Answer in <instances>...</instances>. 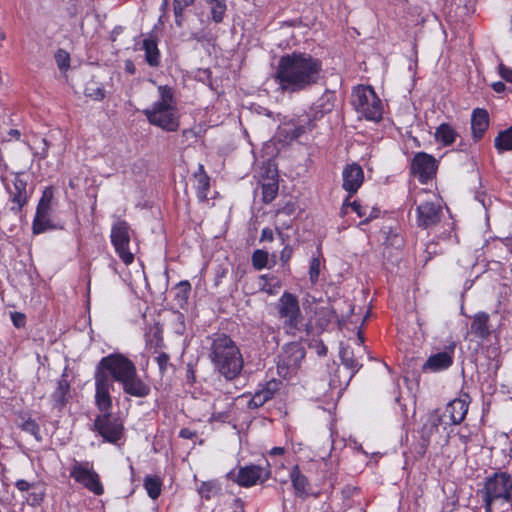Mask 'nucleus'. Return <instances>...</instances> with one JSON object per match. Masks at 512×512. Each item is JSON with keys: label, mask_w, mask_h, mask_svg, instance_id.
I'll return each mask as SVG.
<instances>
[{"label": "nucleus", "mask_w": 512, "mask_h": 512, "mask_svg": "<svg viewBox=\"0 0 512 512\" xmlns=\"http://www.w3.org/2000/svg\"><path fill=\"white\" fill-rule=\"evenodd\" d=\"M95 403L100 411L112 407L110 395L116 381L122 385L124 393L138 398L149 395L150 387L138 375L135 364L120 353L103 357L95 370Z\"/></svg>", "instance_id": "f257e3e1"}, {"label": "nucleus", "mask_w": 512, "mask_h": 512, "mask_svg": "<svg viewBox=\"0 0 512 512\" xmlns=\"http://www.w3.org/2000/svg\"><path fill=\"white\" fill-rule=\"evenodd\" d=\"M322 63L308 53L283 55L277 65L274 80L283 93H298L318 83Z\"/></svg>", "instance_id": "f03ea898"}, {"label": "nucleus", "mask_w": 512, "mask_h": 512, "mask_svg": "<svg viewBox=\"0 0 512 512\" xmlns=\"http://www.w3.org/2000/svg\"><path fill=\"white\" fill-rule=\"evenodd\" d=\"M209 359L227 380L235 379L243 369L242 354L236 343L226 334L216 333L210 338Z\"/></svg>", "instance_id": "7ed1b4c3"}, {"label": "nucleus", "mask_w": 512, "mask_h": 512, "mask_svg": "<svg viewBox=\"0 0 512 512\" xmlns=\"http://www.w3.org/2000/svg\"><path fill=\"white\" fill-rule=\"evenodd\" d=\"M158 99L143 110L148 122L168 132L179 129L177 103L173 89L168 85L158 86Z\"/></svg>", "instance_id": "20e7f679"}, {"label": "nucleus", "mask_w": 512, "mask_h": 512, "mask_svg": "<svg viewBox=\"0 0 512 512\" xmlns=\"http://www.w3.org/2000/svg\"><path fill=\"white\" fill-rule=\"evenodd\" d=\"M486 512H504L511 507L512 476L506 472H497L486 478L480 490Z\"/></svg>", "instance_id": "39448f33"}, {"label": "nucleus", "mask_w": 512, "mask_h": 512, "mask_svg": "<svg viewBox=\"0 0 512 512\" xmlns=\"http://www.w3.org/2000/svg\"><path fill=\"white\" fill-rule=\"evenodd\" d=\"M330 98L331 95L329 94L323 95L308 112L291 119L287 124L290 129L286 131V137L290 140H296L311 132L315 128L316 122L332 110L333 103Z\"/></svg>", "instance_id": "423d86ee"}, {"label": "nucleus", "mask_w": 512, "mask_h": 512, "mask_svg": "<svg viewBox=\"0 0 512 512\" xmlns=\"http://www.w3.org/2000/svg\"><path fill=\"white\" fill-rule=\"evenodd\" d=\"M352 104L366 120L378 122L383 117V104L371 86L359 85L353 90Z\"/></svg>", "instance_id": "0eeeda50"}, {"label": "nucleus", "mask_w": 512, "mask_h": 512, "mask_svg": "<svg viewBox=\"0 0 512 512\" xmlns=\"http://www.w3.org/2000/svg\"><path fill=\"white\" fill-rule=\"evenodd\" d=\"M305 354V348L299 342H292L285 345L278 357V374L286 379L291 378L300 369Z\"/></svg>", "instance_id": "6e6552de"}, {"label": "nucleus", "mask_w": 512, "mask_h": 512, "mask_svg": "<svg viewBox=\"0 0 512 512\" xmlns=\"http://www.w3.org/2000/svg\"><path fill=\"white\" fill-rule=\"evenodd\" d=\"M130 226L126 221L118 220L111 228V242L120 259L129 265L134 261V253L130 250Z\"/></svg>", "instance_id": "1a4fd4ad"}, {"label": "nucleus", "mask_w": 512, "mask_h": 512, "mask_svg": "<svg viewBox=\"0 0 512 512\" xmlns=\"http://www.w3.org/2000/svg\"><path fill=\"white\" fill-rule=\"evenodd\" d=\"M103 412L104 414L98 415L95 418L94 430L103 437L104 441L117 444L123 436V423L118 417L108 413V411Z\"/></svg>", "instance_id": "9d476101"}, {"label": "nucleus", "mask_w": 512, "mask_h": 512, "mask_svg": "<svg viewBox=\"0 0 512 512\" xmlns=\"http://www.w3.org/2000/svg\"><path fill=\"white\" fill-rule=\"evenodd\" d=\"M279 317L283 319L285 327L289 329L298 328L302 320L298 299L291 293L285 292L277 304Z\"/></svg>", "instance_id": "9b49d317"}, {"label": "nucleus", "mask_w": 512, "mask_h": 512, "mask_svg": "<svg viewBox=\"0 0 512 512\" xmlns=\"http://www.w3.org/2000/svg\"><path fill=\"white\" fill-rule=\"evenodd\" d=\"M70 475L76 482L82 484L95 495L99 496L104 493L99 475L88 462H77L73 466Z\"/></svg>", "instance_id": "f8f14e48"}, {"label": "nucleus", "mask_w": 512, "mask_h": 512, "mask_svg": "<svg viewBox=\"0 0 512 512\" xmlns=\"http://www.w3.org/2000/svg\"><path fill=\"white\" fill-rule=\"evenodd\" d=\"M442 217L440 200L434 199L422 201L416 207V223L420 228H430L436 225Z\"/></svg>", "instance_id": "ddd939ff"}, {"label": "nucleus", "mask_w": 512, "mask_h": 512, "mask_svg": "<svg viewBox=\"0 0 512 512\" xmlns=\"http://www.w3.org/2000/svg\"><path fill=\"white\" fill-rule=\"evenodd\" d=\"M447 422L444 421L443 416L438 410H434L428 414L426 421L424 422L420 434L421 444L418 453L424 455L427 447L429 446L433 436L440 434L441 431L446 430Z\"/></svg>", "instance_id": "4468645a"}, {"label": "nucleus", "mask_w": 512, "mask_h": 512, "mask_svg": "<svg viewBox=\"0 0 512 512\" xmlns=\"http://www.w3.org/2000/svg\"><path fill=\"white\" fill-rule=\"evenodd\" d=\"M271 471L269 465L262 467L260 465H246L240 467L236 482L242 487H251L258 482L262 483L269 479Z\"/></svg>", "instance_id": "2eb2a0df"}, {"label": "nucleus", "mask_w": 512, "mask_h": 512, "mask_svg": "<svg viewBox=\"0 0 512 512\" xmlns=\"http://www.w3.org/2000/svg\"><path fill=\"white\" fill-rule=\"evenodd\" d=\"M7 191L9 193V202L11 203L10 210L18 214L26 205L29 198L27 193V181L23 179L22 174L15 175L12 187L7 186Z\"/></svg>", "instance_id": "dca6fc26"}, {"label": "nucleus", "mask_w": 512, "mask_h": 512, "mask_svg": "<svg viewBox=\"0 0 512 512\" xmlns=\"http://www.w3.org/2000/svg\"><path fill=\"white\" fill-rule=\"evenodd\" d=\"M411 170L421 183H426L436 172L435 159L427 153L420 152L414 156Z\"/></svg>", "instance_id": "f3484780"}, {"label": "nucleus", "mask_w": 512, "mask_h": 512, "mask_svg": "<svg viewBox=\"0 0 512 512\" xmlns=\"http://www.w3.org/2000/svg\"><path fill=\"white\" fill-rule=\"evenodd\" d=\"M455 344H451L446 351L438 352L428 357L422 366L423 372H439L448 369L453 364Z\"/></svg>", "instance_id": "a211bd4d"}, {"label": "nucleus", "mask_w": 512, "mask_h": 512, "mask_svg": "<svg viewBox=\"0 0 512 512\" xmlns=\"http://www.w3.org/2000/svg\"><path fill=\"white\" fill-rule=\"evenodd\" d=\"M358 342H357V348L356 351L349 347H342L340 350V358L342 361V364L349 370H351L353 376L361 367L362 364L359 362V357L357 356L365 351V347L362 345L363 343V336L361 331L358 332Z\"/></svg>", "instance_id": "6ab92c4d"}, {"label": "nucleus", "mask_w": 512, "mask_h": 512, "mask_svg": "<svg viewBox=\"0 0 512 512\" xmlns=\"http://www.w3.org/2000/svg\"><path fill=\"white\" fill-rule=\"evenodd\" d=\"M342 178L343 188L352 195L361 187L364 173L360 165L353 163L344 167Z\"/></svg>", "instance_id": "aec40b11"}, {"label": "nucleus", "mask_w": 512, "mask_h": 512, "mask_svg": "<svg viewBox=\"0 0 512 512\" xmlns=\"http://www.w3.org/2000/svg\"><path fill=\"white\" fill-rule=\"evenodd\" d=\"M281 382L277 380H271L259 391H257L248 402L250 409H256L263 406L267 401L272 399L276 392L279 391Z\"/></svg>", "instance_id": "412c9836"}, {"label": "nucleus", "mask_w": 512, "mask_h": 512, "mask_svg": "<svg viewBox=\"0 0 512 512\" xmlns=\"http://www.w3.org/2000/svg\"><path fill=\"white\" fill-rule=\"evenodd\" d=\"M468 411V402L466 399H454L449 402L445 408L444 417H449L450 423L460 424L466 417Z\"/></svg>", "instance_id": "4be33fe9"}, {"label": "nucleus", "mask_w": 512, "mask_h": 512, "mask_svg": "<svg viewBox=\"0 0 512 512\" xmlns=\"http://www.w3.org/2000/svg\"><path fill=\"white\" fill-rule=\"evenodd\" d=\"M489 126V115L485 109H474L471 116L473 139L479 141Z\"/></svg>", "instance_id": "5701e85b"}, {"label": "nucleus", "mask_w": 512, "mask_h": 512, "mask_svg": "<svg viewBox=\"0 0 512 512\" xmlns=\"http://www.w3.org/2000/svg\"><path fill=\"white\" fill-rule=\"evenodd\" d=\"M470 332L482 340L487 338L490 335L489 315L485 312L477 313L473 317Z\"/></svg>", "instance_id": "b1692460"}, {"label": "nucleus", "mask_w": 512, "mask_h": 512, "mask_svg": "<svg viewBox=\"0 0 512 512\" xmlns=\"http://www.w3.org/2000/svg\"><path fill=\"white\" fill-rule=\"evenodd\" d=\"M70 384L67 379L62 378L58 381L55 391L51 395L53 407L62 409L70 398Z\"/></svg>", "instance_id": "393cba45"}, {"label": "nucleus", "mask_w": 512, "mask_h": 512, "mask_svg": "<svg viewBox=\"0 0 512 512\" xmlns=\"http://www.w3.org/2000/svg\"><path fill=\"white\" fill-rule=\"evenodd\" d=\"M196 181L195 188L196 194L199 201L203 202L208 198V192L210 189V178L204 170V166L199 164L198 170L194 174Z\"/></svg>", "instance_id": "a878e982"}, {"label": "nucleus", "mask_w": 512, "mask_h": 512, "mask_svg": "<svg viewBox=\"0 0 512 512\" xmlns=\"http://www.w3.org/2000/svg\"><path fill=\"white\" fill-rule=\"evenodd\" d=\"M145 61L151 67H158L161 63V55L158 49L157 41L153 38H146L142 42Z\"/></svg>", "instance_id": "bb28decb"}, {"label": "nucleus", "mask_w": 512, "mask_h": 512, "mask_svg": "<svg viewBox=\"0 0 512 512\" xmlns=\"http://www.w3.org/2000/svg\"><path fill=\"white\" fill-rule=\"evenodd\" d=\"M290 479L296 496L303 497L308 494L309 481L307 477L301 473L297 465L292 468Z\"/></svg>", "instance_id": "cd10ccee"}, {"label": "nucleus", "mask_w": 512, "mask_h": 512, "mask_svg": "<svg viewBox=\"0 0 512 512\" xmlns=\"http://www.w3.org/2000/svg\"><path fill=\"white\" fill-rule=\"evenodd\" d=\"M456 130L447 123L440 124L434 133L435 140L444 146L451 145L457 138Z\"/></svg>", "instance_id": "c85d7f7f"}, {"label": "nucleus", "mask_w": 512, "mask_h": 512, "mask_svg": "<svg viewBox=\"0 0 512 512\" xmlns=\"http://www.w3.org/2000/svg\"><path fill=\"white\" fill-rule=\"evenodd\" d=\"M54 225H52L49 219V212H39L36 211L34 220H33V233L40 234L47 230L54 229Z\"/></svg>", "instance_id": "c756f323"}, {"label": "nucleus", "mask_w": 512, "mask_h": 512, "mask_svg": "<svg viewBox=\"0 0 512 512\" xmlns=\"http://www.w3.org/2000/svg\"><path fill=\"white\" fill-rule=\"evenodd\" d=\"M494 145L499 153L512 150V127L500 132L494 140Z\"/></svg>", "instance_id": "7c9ffc66"}, {"label": "nucleus", "mask_w": 512, "mask_h": 512, "mask_svg": "<svg viewBox=\"0 0 512 512\" xmlns=\"http://www.w3.org/2000/svg\"><path fill=\"white\" fill-rule=\"evenodd\" d=\"M84 94L93 100L101 101L105 97V89L102 84L91 80L86 84Z\"/></svg>", "instance_id": "2f4dec72"}, {"label": "nucleus", "mask_w": 512, "mask_h": 512, "mask_svg": "<svg viewBox=\"0 0 512 512\" xmlns=\"http://www.w3.org/2000/svg\"><path fill=\"white\" fill-rule=\"evenodd\" d=\"M211 17L215 22H221L226 12L225 0H206Z\"/></svg>", "instance_id": "473e14b6"}, {"label": "nucleus", "mask_w": 512, "mask_h": 512, "mask_svg": "<svg viewBox=\"0 0 512 512\" xmlns=\"http://www.w3.org/2000/svg\"><path fill=\"white\" fill-rule=\"evenodd\" d=\"M144 487L152 499H157L161 493V481L157 477L148 476L144 480Z\"/></svg>", "instance_id": "72a5a7b5"}, {"label": "nucleus", "mask_w": 512, "mask_h": 512, "mask_svg": "<svg viewBox=\"0 0 512 512\" xmlns=\"http://www.w3.org/2000/svg\"><path fill=\"white\" fill-rule=\"evenodd\" d=\"M195 0H173L175 24L178 27L183 25V11L194 3Z\"/></svg>", "instance_id": "f704fd0d"}, {"label": "nucleus", "mask_w": 512, "mask_h": 512, "mask_svg": "<svg viewBox=\"0 0 512 512\" xmlns=\"http://www.w3.org/2000/svg\"><path fill=\"white\" fill-rule=\"evenodd\" d=\"M323 267V260L319 256L313 257L311 259L309 265V278L312 285H316L318 283L319 276Z\"/></svg>", "instance_id": "c9c22d12"}, {"label": "nucleus", "mask_w": 512, "mask_h": 512, "mask_svg": "<svg viewBox=\"0 0 512 512\" xmlns=\"http://www.w3.org/2000/svg\"><path fill=\"white\" fill-rule=\"evenodd\" d=\"M52 199H53V189H52V187H46L42 192V196L39 200L36 211H39L40 213L41 212H49Z\"/></svg>", "instance_id": "e433bc0d"}, {"label": "nucleus", "mask_w": 512, "mask_h": 512, "mask_svg": "<svg viewBox=\"0 0 512 512\" xmlns=\"http://www.w3.org/2000/svg\"><path fill=\"white\" fill-rule=\"evenodd\" d=\"M278 192V184L269 182L262 185V195L265 203H269L276 197Z\"/></svg>", "instance_id": "4c0bfd02"}, {"label": "nucleus", "mask_w": 512, "mask_h": 512, "mask_svg": "<svg viewBox=\"0 0 512 512\" xmlns=\"http://www.w3.org/2000/svg\"><path fill=\"white\" fill-rule=\"evenodd\" d=\"M268 257H269V255L266 251H263L260 249L254 251V253L252 255L253 266L257 270H261V269L265 268L268 263Z\"/></svg>", "instance_id": "58836bf2"}, {"label": "nucleus", "mask_w": 512, "mask_h": 512, "mask_svg": "<svg viewBox=\"0 0 512 512\" xmlns=\"http://www.w3.org/2000/svg\"><path fill=\"white\" fill-rule=\"evenodd\" d=\"M55 61L60 70H67L70 66V55L67 51L59 49L55 54Z\"/></svg>", "instance_id": "ea45409f"}, {"label": "nucleus", "mask_w": 512, "mask_h": 512, "mask_svg": "<svg viewBox=\"0 0 512 512\" xmlns=\"http://www.w3.org/2000/svg\"><path fill=\"white\" fill-rule=\"evenodd\" d=\"M350 206L352 210L359 216V217H366V207H363L359 202L353 201L352 203H348V199L344 201L343 207H342V214L347 213V207Z\"/></svg>", "instance_id": "a19ab883"}, {"label": "nucleus", "mask_w": 512, "mask_h": 512, "mask_svg": "<svg viewBox=\"0 0 512 512\" xmlns=\"http://www.w3.org/2000/svg\"><path fill=\"white\" fill-rule=\"evenodd\" d=\"M22 428L24 431L34 435V436H37L38 433H39V426L38 424L32 420V419H28L26 420L23 425H22Z\"/></svg>", "instance_id": "79ce46f5"}, {"label": "nucleus", "mask_w": 512, "mask_h": 512, "mask_svg": "<svg viewBox=\"0 0 512 512\" xmlns=\"http://www.w3.org/2000/svg\"><path fill=\"white\" fill-rule=\"evenodd\" d=\"M11 320L16 328H23L26 324V316L20 312L11 313Z\"/></svg>", "instance_id": "37998d69"}, {"label": "nucleus", "mask_w": 512, "mask_h": 512, "mask_svg": "<svg viewBox=\"0 0 512 512\" xmlns=\"http://www.w3.org/2000/svg\"><path fill=\"white\" fill-rule=\"evenodd\" d=\"M294 213L295 205L293 203H287L285 206L277 210L276 215L292 218Z\"/></svg>", "instance_id": "c03bdc74"}, {"label": "nucleus", "mask_w": 512, "mask_h": 512, "mask_svg": "<svg viewBox=\"0 0 512 512\" xmlns=\"http://www.w3.org/2000/svg\"><path fill=\"white\" fill-rule=\"evenodd\" d=\"M169 355L165 352L163 353H160L157 357H156V362L159 366V369H160V372L161 374H164L166 369H167V366H168V362H169Z\"/></svg>", "instance_id": "a18cd8bd"}, {"label": "nucleus", "mask_w": 512, "mask_h": 512, "mask_svg": "<svg viewBox=\"0 0 512 512\" xmlns=\"http://www.w3.org/2000/svg\"><path fill=\"white\" fill-rule=\"evenodd\" d=\"M292 218L276 215V230L289 229L291 227Z\"/></svg>", "instance_id": "49530a36"}, {"label": "nucleus", "mask_w": 512, "mask_h": 512, "mask_svg": "<svg viewBox=\"0 0 512 512\" xmlns=\"http://www.w3.org/2000/svg\"><path fill=\"white\" fill-rule=\"evenodd\" d=\"M293 254V249L290 245H285L280 253V261L283 265H286L291 259Z\"/></svg>", "instance_id": "de8ad7c7"}, {"label": "nucleus", "mask_w": 512, "mask_h": 512, "mask_svg": "<svg viewBox=\"0 0 512 512\" xmlns=\"http://www.w3.org/2000/svg\"><path fill=\"white\" fill-rule=\"evenodd\" d=\"M40 142L42 147L35 152V156H38L40 159H45L48 156L49 143L45 138H41Z\"/></svg>", "instance_id": "09e8293b"}, {"label": "nucleus", "mask_w": 512, "mask_h": 512, "mask_svg": "<svg viewBox=\"0 0 512 512\" xmlns=\"http://www.w3.org/2000/svg\"><path fill=\"white\" fill-rule=\"evenodd\" d=\"M499 74L507 82L512 83V69L503 64L499 65Z\"/></svg>", "instance_id": "8fccbe9b"}, {"label": "nucleus", "mask_w": 512, "mask_h": 512, "mask_svg": "<svg viewBox=\"0 0 512 512\" xmlns=\"http://www.w3.org/2000/svg\"><path fill=\"white\" fill-rule=\"evenodd\" d=\"M16 488L21 492H27L35 486V483H30L26 480L20 479L15 483Z\"/></svg>", "instance_id": "3c124183"}, {"label": "nucleus", "mask_w": 512, "mask_h": 512, "mask_svg": "<svg viewBox=\"0 0 512 512\" xmlns=\"http://www.w3.org/2000/svg\"><path fill=\"white\" fill-rule=\"evenodd\" d=\"M179 436L183 439H193L197 437V433L188 428H183L180 430Z\"/></svg>", "instance_id": "603ef678"}, {"label": "nucleus", "mask_w": 512, "mask_h": 512, "mask_svg": "<svg viewBox=\"0 0 512 512\" xmlns=\"http://www.w3.org/2000/svg\"><path fill=\"white\" fill-rule=\"evenodd\" d=\"M274 233L270 228H264L261 232V241H273Z\"/></svg>", "instance_id": "864d4df0"}, {"label": "nucleus", "mask_w": 512, "mask_h": 512, "mask_svg": "<svg viewBox=\"0 0 512 512\" xmlns=\"http://www.w3.org/2000/svg\"><path fill=\"white\" fill-rule=\"evenodd\" d=\"M492 88L495 92L501 93L505 90V84L501 81L492 84Z\"/></svg>", "instance_id": "5fc2aeb1"}, {"label": "nucleus", "mask_w": 512, "mask_h": 512, "mask_svg": "<svg viewBox=\"0 0 512 512\" xmlns=\"http://www.w3.org/2000/svg\"><path fill=\"white\" fill-rule=\"evenodd\" d=\"M125 70H126L129 74H134V73H135L136 68H135L134 63H133L131 60H126V61H125Z\"/></svg>", "instance_id": "6e6d98bb"}, {"label": "nucleus", "mask_w": 512, "mask_h": 512, "mask_svg": "<svg viewBox=\"0 0 512 512\" xmlns=\"http://www.w3.org/2000/svg\"><path fill=\"white\" fill-rule=\"evenodd\" d=\"M284 448L283 447H274L272 448L270 451H269V454L271 456H278V455H282L284 453Z\"/></svg>", "instance_id": "4d7b16f0"}, {"label": "nucleus", "mask_w": 512, "mask_h": 512, "mask_svg": "<svg viewBox=\"0 0 512 512\" xmlns=\"http://www.w3.org/2000/svg\"><path fill=\"white\" fill-rule=\"evenodd\" d=\"M210 492V486L208 484H203L200 488V493L202 494V496H205L206 498H209V493Z\"/></svg>", "instance_id": "13d9d810"}, {"label": "nucleus", "mask_w": 512, "mask_h": 512, "mask_svg": "<svg viewBox=\"0 0 512 512\" xmlns=\"http://www.w3.org/2000/svg\"><path fill=\"white\" fill-rule=\"evenodd\" d=\"M378 216V210L372 209L370 214L365 218L363 223H368L371 219H374Z\"/></svg>", "instance_id": "bf43d9fd"}, {"label": "nucleus", "mask_w": 512, "mask_h": 512, "mask_svg": "<svg viewBox=\"0 0 512 512\" xmlns=\"http://www.w3.org/2000/svg\"><path fill=\"white\" fill-rule=\"evenodd\" d=\"M182 135H183V137H185V138H187V139H188V138H190V137H194V136H195V133H194V131H193V130L185 129V130H183Z\"/></svg>", "instance_id": "052dcab7"}, {"label": "nucleus", "mask_w": 512, "mask_h": 512, "mask_svg": "<svg viewBox=\"0 0 512 512\" xmlns=\"http://www.w3.org/2000/svg\"><path fill=\"white\" fill-rule=\"evenodd\" d=\"M317 353H318V355H320V356H325V355H326V353H327V348H326L324 345H322V346L318 349Z\"/></svg>", "instance_id": "680f3d73"}, {"label": "nucleus", "mask_w": 512, "mask_h": 512, "mask_svg": "<svg viewBox=\"0 0 512 512\" xmlns=\"http://www.w3.org/2000/svg\"><path fill=\"white\" fill-rule=\"evenodd\" d=\"M9 134H10L11 136L15 137V138H19V137H20V132H19L18 130H16V129H11V130L9 131Z\"/></svg>", "instance_id": "e2e57ef3"}, {"label": "nucleus", "mask_w": 512, "mask_h": 512, "mask_svg": "<svg viewBox=\"0 0 512 512\" xmlns=\"http://www.w3.org/2000/svg\"><path fill=\"white\" fill-rule=\"evenodd\" d=\"M33 496V499H32V504L34 503H39L41 500H42V496H37L36 494H32Z\"/></svg>", "instance_id": "0e129e2a"}, {"label": "nucleus", "mask_w": 512, "mask_h": 512, "mask_svg": "<svg viewBox=\"0 0 512 512\" xmlns=\"http://www.w3.org/2000/svg\"><path fill=\"white\" fill-rule=\"evenodd\" d=\"M282 230H283V229H279V230H277V232H278V236H279V238L281 239V242H282V243H284V242H285V240H286V236L284 235V233L282 232Z\"/></svg>", "instance_id": "69168bd1"}, {"label": "nucleus", "mask_w": 512, "mask_h": 512, "mask_svg": "<svg viewBox=\"0 0 512 512\" xmlns=\"http://www.w3.org/2000/svg\"><path fill=\"white\" fill-rule=\"evenodd\" d=\"M461 438L463 440V444H467L468 439H469L468 436L463 435V436H461Z\"/></svg>", "instance_id": "338daca9"}, {"label": "nucleus", "mask_w": 512, "mask_h": 512, "mask_svg": "<svg viewBox=\"0 0 512 512\" xmlns=\"http://www.w3.org/2000/svg\"><path fill=\"white\" fill-rule=\"evenodd\" d=\"M169 4V0H163L162 7L166 8Z\"/></svg>", "instance_id": "774afa93"}]
</instances>
